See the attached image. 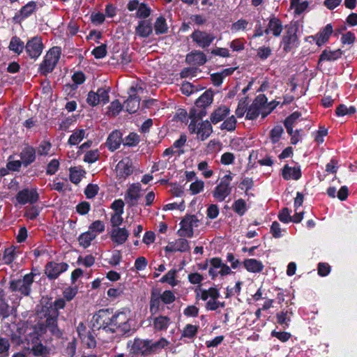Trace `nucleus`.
<instances>
[{
  "label": "nucleus",
  "mask_w": 357,
  "mask_h": 357,
  "mask_svg": "<svg viewBox=\"0 0 357 357\" xmlns=\"http://www.w3.org/2000/svg\"><path fill=\"white\" fill-rule=\"evenodd\" d=\"M93 319L99 329L102 328L106 332L116 333L120 335L135 331L136 327L133 314L128 309L117 312L112 317L108 310H100Z\"/></svg>",
  "instance_id": "f257e3e1"
},
{
  "label": "nucleus",
  "mask_w": 357,
  "mask_h": 357,
  "mask_svg": "<svg viewBox=\"0 0 357 357\" xmlns=\"http://www.w3.org/2000/svg\"><path fill=\"white\" fill-rule=\"evenodd\" d=\"M213 92L211 90L206 91L195 102V106L191 108L189 117L190 123L189 129L191 132L197 134H209L212 132L211 124L205 121L198 123L203 116H206V107L210 105L213 101Z\"/></svg>",
  "instance_id": "f03ea898"
},
{
  "label": "nucleus",
  "mask_w": 357,
  "mask_h": 357,
  "mask_svg": "<svg viewBox=\"0 0 357 357\" xmlns=\"http://www.w3.org/2000/svg\"><path fill=\"white\" fill-rule=\"evenodd\" d=\"M285 31L282 37L281 45L284 51L290 52L299 45V40L297 35L299 27L296 22H291L285 26Z\"/></svg>",
  "instance_id": "7ed1b4c3"
},
{
  "label": "nucleus",
  "mask_w": 357,
  "mask_h": 357,
  "mask_svg": "<svg viewBox=\"0 0 357 357\" xmlns=\"http://www.w3.org/2000/svg\"><path fill=\"white\" fill-rule=\"evenodd\" d=\"M61 55V49L59 47L51 48L46 54L43 61L40 65L39 71L46 75L51 73L57 64Z\"/></svg>",
  "instance_id": "20e7f679"
},
{
  "label": "nucleus",
  "mask_w": 357,
  "mask_h": 357,
  "mask_svg": "<svg viewBox=\"0 0 357 357\" xmlns=\"http://www.w3.org/2000/svg\"><path fill=\"white\" fill-rule=\"evenodd\" d=\"M199 220L195 215H186L180 222L181 228L178 234L183 237L191 238L194 234V228L199 226Z\"/></svg>",
  "instance_id": "39448f33"
},
{
  "label": "nucleus",
  "mask_w": 357,
  "mask_h": 357,
  "mask_svg": "<svg viewBox=\"0 0 357 357\" xmlns=\"http://www.w3.org/2000/svg\"><path fill=\"white\" fill-rule=\"evenodd\" d=\"M128 348L130 353L134 354H141L144 356L151 354L150 340L135 339L128 342Z\"/></svg>",
  "instance_id": "423d86ee"
},
{
  "label": "nucleus",
  "mask_w": 357,
  "mask_h": 357,
  "mask_svg": "<svg viewBox=\"0 0 357 357\" xmlns=\"http://www.w3.org/2000/svg\"><path fill=\"white\" fill-rule=\"evenodd\" d=\"M33 281L32 273L26 274L22 280H17L11 282L10 287L13 291H18L21 294L27 296L31 290V285Z\"/></svg>",
  "instance_id": "0eeeda50"
},
{
  "label": "nucleus",
  "mask_w": 357,
  "mask_h": 357,
  "mask_svg": "<svg viewBox=\"0 0 357 357\" xmlns=\"http://www.w3.org/2000/svg\"><path fill=\"white\" fill-rule=\"evenodd\" d=\"M43 50V44L40 37L35 36L29 40L25 45V51L29 56L36 59L40 56Z\"/></svg>",
  "instance_id": "6e6552de"
},
{
  "label": "nucleus",
  "mask_w": 357,
  "mask_h": 357,
  "mask_svg": "<svg viewBox=\"0 0 357 357\" xmlns=\"http://www.w3.org/2000/svg\"><path fill=\"white\" fill-rule=\"evenodd\" d=\"M142 188L138 183L130 184L124 195L126 203L130 206H135L141 197Z\"/></svg>",
  "instance_id": "1a4fd4ad"
},
{
  "label": "nucleus",
  "mask_w": 357,
  "mask_h": 357,
  "mask_svg": "<svg viewBox=\"0 0 357 357\" xmlns=\"http://www.w3.org/2000/svg\"><path fill=\"white\" fill-rule=\"evenodd\" d=\"M333 26L331 24H328L316 35L309 36L306 40L309 41L310 43L314 41L319 47H321L328 41L330 36L333 33Z\"/></svg>",
  "instance_id": "9d476101"
},
{
  "label": "nucleus",
  "mask_w": 357,
  "mask_h": 357,
  "mask_svg": "<svg viewBox=\"0 0 357 357\" xmlns=\"http://www.w3.org/2000/svg\"><path fill=\"white\" fill-rule=\"evenodd\" d=\"M197 296H199L202 300H208L206 303L208 310H214L218 307V303L216 302V298L219 296L218 291L215 288H211L208 291L200 290L197 292Z\"/></svg>",
  "instance_id": "9b49d317"
},
{
  "label": "nucleus",
  "mask_w": 357,
  "mask_h": 357,
  "mask_svg": "<svg viewBox=\"0 0 357 357\" xmlns=\"http://www.w3.org/2000/svg\"><path fill=\"white\" fill-rule=\"evenodd\" d=\"M133 171L132 162L128 158L122 159L116 167V173L120 181H124Z\"/></svg>",
  "instance_id": "f8f14e48"
},
{
  "label": "nucleus",
  "mask_w": 357,
  "mask_h": 357,
  "mask_svg": "<svg viewBox=\"0 0 357 357\" xmlns=\"http://www.w3.org/2000/svg\"><path fill=\"white\" fill-rule=\"evenodd\" d=\"M130 91V96L124 102V107L128 112L132 114L136 112L139 108L140 98L136 95V93L139 91H142V89L141 87L136 89L132 86Z\"/></svg>",
  "instance_id": "ddd939ff"
},
{
  "label": "nucleus",
  "mask_w": 357,
  "mask_h": 357,
  "mask_svg": "<svg viewBox=\"0 0 357 357\" xmlns=\"http://www.w3.org/2000/svg\"><path fill=\"white\" fill-rule=\"evenodd\" d=\"M68 265L66 263L50 262L46 266L45 273L49 278H56L61 273L68 269Z\"/></svg>",
  "instance_id": "4468645a"
},
{
  "label": "nucleus",
  "mask_w": 357,
  "mask_h": 357,
  "mask_svg": "<svg viewBox=\"0 0 357 357\" xmlns=\"http://www.w3.org/2000/svg\"><path fill=\"white\" fill-rule=\"evenodd\" d=\"M167 252H184L190 250L188 241L184 238H178L174 241L169 242L165 248Z\"/></svg>",
  "instance_id": "2eb2a0df"
},
{
  "label": "nucleus",
  "mask_w": 357,
  "mask_h": 357,
  "mask_svg": "<svg viewBox=\"0 0 357 357\" xmlns=\"http://www.w3.org/2000/svg\"><path fill=\"white\" fill-rule=\"evenodd\" d=\"M38 199V196L35 190L24 189L20 191L16 196V199L20 204H32L36 202Z\"/></svg>",
  "instance_id": "dca6fc26"
},
{
  "label": "nucleus",
  "mask_w": 357,
  "mask_h": 357,
  "mask_svg": "<svg viewBox=\"0 0 357 357\" xmlns=\"http://www.w3.org/2000/svg\"><path fill=\"white\" fill-rule=\"evenodd\" d=\"M191 38L199 47L204 48L208 47L215 38L212 35L201 31H195Z\"/></svg>",
  "instance_id": "f3484780"
},
{
  "label": "nucleus",
  "mask_w": 357,
  "mask_h": 357,
  "mask_svg": "<svg viewBox=\"0 0 357 357\" xmlns=\"http://www.w3.org/2000/svg\"><path fill=\"white\" fill-rule=\"evenodd\" d=\"M265 101V96L259 95L258 96L252 104L248 107L246 118L250 120H253L257 119L260 114V109H259V106L260 104L263 103Z\"/></svg>",
  "instance_id": "a211bd4d"
},
{
  "label": "nucleus",
  "mask_w": 357,
  "mask_h": 357,
  "mask_svg": "<svg viewBox=\"0 0 357 357\" xmlns=\"http://www.w3.org/2000/svg\"><path fill=\"white\" fill-rule=\"evenodd\" d=\"M282 176L286 181L291 178L297 181L302 176L301 167L300 166L291 167L288 165H285L282 169Z\"/></svg>",
  "instance_id": "6ab92c4d"
},
{
  "label": "nucleus",
  "mask_w": 357,
  "mask_h": 357,
  "mask_svg": "<svg viewBox=\"0 0 357 357\" xmlns=\"http://www.w3.org/2000/svg\"><path fill=\"white\" fill-rule=\"evenodd\" d=\"M128 236L129 232L125 228H115L111 232V239L117 245L123 244L127 241Z\"/></svg>",
  "instance_id": "aec40b11"
},
{
  "label": "nucleus",
  "mask_w": 357,
  "mask_h": 357,
  "mask_svg": "<svg viewBox=\"0 0 357 357\" xmlns=\"http://www.w3.org/2000/svg\"><path fill=\"white\" fill-rule=\"evenodd\" d=\"M153 32L152 24L149 20L139 21L135 28V33L142 38L149 37Z\"/></svg>",
  "instance_id": "412c9836"
},
{
  "label": "nucleus",
  "mask_w": 357,
  "mask_h": 357,
  "mask_svg": "<svg viewBox=\"0 0 357 357\" xmlns=\"http://www.w3.org/2000/svg\"><path fill=\"white\" fill-rule=\"evenodd\" d=\"M243 264L248 272L253 273H261L264 268L263 263L256 259H245Z\"/></svg>",
  "instance_id": "4be33fe9"
},
{
  "label": "nucleus",
  "mask_w": 357,
  "mask_h": 357,
  "mask_svg": "<svg viewBox=\"0 0 357 357\" xmlns=\"http://www.w3.org/2000/svg\"><path fill=\"white\" fill-rule=\"evenodd\" d=\"M58 314L56 313V316L54 317H48L46 320V326L43 327L42 324H39V331H37L38 335H41L43 333H45L46 329H48L52 333L57 334L59 333V329L57 328V319L56 317Z\"/></svg>",
  "instance_id": "5701e85b"
},
{
  "label": "nucleus",
  "mask_w": 357,
  "mask_h": 357,
  "mask_svg": "<svg viewBox=\"0 0 357 357\" xmlns=\"http://www.w3.org/2000/svg\"><path fill=\"white\" fill-rule=\"evenodd\" d=\"M210 264L208 273L211 278H215L219 275L222 277L223 275V264L222 260L219 258H213L211 260Z\"/></svg>",
  "instance_id": "b1692460"
},
{
  "label": "nucleus",
  "mask_w": 357,
  "mask_h": 357,
  "mask_svg": "<svg viewBox=\"0 0 357 357\" xmlns=\"http://www.w3.org/2000/svg\"><path fill=\"white\" fill-rule=\"evenodd\" d=\"M282 28L281 21L274 17L269 20L268 26L264 32L266 34L272 33L275 36H279L282 31Z\"/></svg>",
  "instance_id": "393cba45"
},
{
  "label": "nucleus",
  "mask_w": 357,
  "mask_h": 357,
  "mask_svg": "<svg viewBox=\"0 0 357 357\" xmlns=\"http://www.w3.org/2000/svg\"><path fill=\"white\" fill-rule=\"evenodd\" d=\"M342 52L340 49L331 50L326 49L321 54L319 63L322 61H334L341 57Z\"/></svg>",
  "instance_id": "a878e982"
},
{
  "label": "nucleus",
  "mask_w": 357,
  "mask_h": 357,
  "mask_svg": "<svg viewBox=\"0 0 357 357\" xmlns=\"http://www.w3.org/2000/svg\"><path fill=\"white\" fill-rule=\"evenodd\" d=\"M21 161L26 167L32 163L36 159V152L33 148L26 146L20 153Z\"/></svg>",
  "instance_id": "bb28decb"
},
{
  "label": "nucleus",
  "mask_w": 357,
  "mask_h": 357,
  "mask_svg": "<svg viewBox=\"0 0 357 357\" xmlns=\"http://www.w3.org/2000/svg\"><path fill=\"white\" fill-rule=\"evenodd\" d=\"M186 61L193 65H203L206 61L205 54L200 51H195L188 54L186 56Z\"/></svg>",
  "instance_id": "cd10ccee"
},
{
  "label": "nucleus",
  "mask_w": 357,
  "mask_h": 357,
  "mask_svg": "<svg viewBox=\"0 0 357 357\" xmlns=\"http://www.w3.org/2000/svg\"><path fill=\"white\" fill-rule=\"evenodd\" d=\"M177 270L171 269L165 275H163L160 282L161 283H167L172 287H175L178 284V280L176 279Z\"/></svg>",
  "instance_id": "c85d7f7f"
},
{
  "label": "nucleus",
  "mask_w": 357,
  "mask_h": 357,
  "mask_svg": "<svg viewBox=\"0 0 357 357\" xmlns=\"http://www.w3.org/2000/svg\"><path fill=\"white\" fill-rule=\"evenodd\" d=\"M169 324L170 320L166 316H159L153 322V328L156 331H166Z\"/></svg>",
  "instance_id": "c756f323"
},
{
  "label": "nucleus",
  "mask_w": 357,
  "mask_h": 357,
  "mask_svg": "<svg viewBox=\"0 0 357 357\" xmlns=\"http://www.w3.org/2000/svg\"><path fill=\"white\" fill-rule=\"evenodd\" d=\"M95 235L89 230L82 233L78 238L79 243L81 246L86 248L90 246L91 242L96 238Z\"/></svg>",
  "instance_id": "7c9ffc66"
},
{
  "label": "nucleus",
  "mask_w": 357,
  "mask_h": 357,
  "mask_svg": "<svg viewBox=\"0 0 357 357\" xmlns=\"http://www.w3.org/2000/svg\"><path fill=\"white\" fill-rule=\"evenodd\" d=\"M8 47L10 50L20 54L25 49V45L18 37L14 36L11 38Z\"/></svg>",
  "instance_id": "2f4dec72"
},
{
  "label": "nucleus",
  "mask_w": 357,
  "mask_h": 357,
  "mask_svg": "<svg viewBox=\"0 0 357 357\" xmlns=\"http://www.w3.org/2000/svg\"><path fill=\"white\" fill-rule=\"evenodd\" d=\"M84 174L85 172L80 167H71L70 169V179L73 183L77 184L81 181Z\"/></svg>",
  "instance_id": "473e14b6"
},
{
  "label": "nucleus",
  "mask_w": 357,
  "mask_h": 357,
  "mask_svg": "<svg viewBox=\"0 0 357 357\" xmlns=\"http://www.w3.org/2000/svg\"><path fill=\"white\" fill-rule=\"evenodd\" d=\"M169 342L165 338L162 337L158 341L153 342L150 340V351L151 354L156 353L165 349L169 345Z\"/></svg>",
  "instance_id": "72a5a7b5"
},
{
  "label": "nucleus",
  "mask_w": 357,
  "mask_h": 357,
  "mask_svg": "<svg viewBox=\"0 0 357 357\" xmlns=\"http://www.w3.org/2000/svg\"><path fill=\"white\" fill-rule=\"evenodd\" d=\"M275 107V102H271L268 103L267 98L265 96V101L263 103L260 104V106H259V109H260L261 119H264L267 115H268Z\"/></svg>",
  "instance_id": "f704fd0d"
},
{
  "label": "nucleus",
  "mask_w": 357,
  "mask_h": 357,
  "mask_svg": "<svg viewBox=\"0 0 357 357\" xmlns=\"http://www.w3.org/2000/svg\"><path fill=\"white\" fill-rule=\"evenodd\" d=\"M154 29L156 34L165 33L168 31V26L165 17H158L154 24Z\"/></svg>",
  "instance_id": "c9c22d12"
},
{
  "label": "nucleus",
  "mask_w": 357,
  "mask_h": 357,
  "mask_svg": "<svg viewBox=\"0 0 357 357\" xmlns=\"http://www.w3.org/2000/svg\"><path fill=\"white\" fill-rule=\"evenodd\" d=\"M291 7L294 10V13L297 15H301L308 7V2L301 0H291Z\"/></svg>",
  "instance_id": "e433bc0d"
},
{
  "label": "nucleus",
  "mask_w": 357,
  "mask_h": 357,
  "mask_svg": "<svg viewBox=\"0 0 357 357\" xmlns=\"http://www.w3.org/2000/svg\"><path fill=\"white\" fill-rule=\"evenodd\" d=\"M161 298L159 295L152 294L150 301V311L151 314H156L159 312L161 306Z\"/></svg>",
  "instance_id": "4c0bfd02"
},
{
  "label": "nucleus",
  "mask_w": 357,
  "mask_h": 357,
  "mask_svg": "<svg viewBox=\"0 0 357 357\" xmlns=\"http://www.w3.org/2000/svg\"><path fill=\"white\" fill-rule=\"evenodd\" d=\"M231 208L235 213L241 216L243 215L247 211L245 201L241 198L236 200Z\"/></svg>",
  "instance_id": "58836bf2"
},
{
  "label": "nucleus",
  "mask_w": 357,
  "mask_h": 357,
  "mask_svg": "<svg viewBox=\"0 0 357 357\" xmlns=\"http://www.w3.org/2000/svg\"><path fill=\"white\" fill-rule=\"evenodd\" d=\"M122 142L123 139L121 135H109L107 140V145L108 148L113 151L119 147Z\"/></svg>",
  "instance_id": "ea45409f"
},
{
  "label": "nucleus",
  "mask_w": 357,
  "mask_h": 357,
  "mask_svg": "<svg viewBox=\"0 0 357 357\" xmlns=\"http://www.w3.org/2000/svg\"><path fill=\"white\" fill-rule=\"evenodd\" d=\"M299 117L300 114L297 112H294L286 119L284 121V126L287 128V132L288 134H293L294 124L299 119Z\"/></svg>",
  "instance_id": "a19ab883"
},
{
  "label": "nucleus",
  "mask_w": 357,
  "mask_h": 357,
  "mask_svg": "<svg viewBox=\"0 0 357 357\" xmlns=\"http://www.w3.org/2000/svg\"><path fill=\"white\" fill-rule=\"evenodd\" d=\"M34 356L38 357H47L50 354V349L42 344H36L32 347Z\"/></svg>",
  "instance_id": "79ce46f5"
},
{
  "label": "nucleus",
  "mask_w": 357,
  "mask_h": 357,
  "mask_svg": "<svg viewBox=\"0 0 357 357\" xmlns=\"http://www.w3.org/2000/svg\"><path fill=\"white\" fill-rule=\"evenodd\" d=\"M123 106L121 102L116 100L111 102L110 105L108 107V111L107 114L109 116H115L122 110Z\"/></svg>",
  "instance_id": "37998d69"
},
{
  "label": "nucleus",
  "mask_w": 357,
  "mask_h": 357,
  "mask_svg": "<svg viewBox=\"0 0 357 357\" xmlns=\"http://www.w3.org/2000/svg\"><path fill=\"white\" fill-rule=\"evenodd\" d=\"M287 311H282L276 314L277 323L281 325L284 328H288L291 321V319L287 317Z\"/></svg>",
  "instance_id": "c03bdc74"
},
{
  "label": "nucleus",
  "mask_w": 357,
  "mask_h": 357,
  "mask_svg": "<svg viewBox=\"0 0 357 357\" xmlns=\"http://www.w3.org/2000/svg\"><path fill=\"white\" fill-rule=\"evenodd\" d=\"M105 228V227L103 222L100 220H96L90 225L89 231H91L96 237L99 234L104 231Z\"/></svg>",
  "instance_id": "a18cd8bd"
},
{
  "label": "nucleus",
  "mask_w": 357,
  "mask_h": 357,
  "mask_svg": "<svg viewBox=\"0 0 357 357\" xmlns=\"http://www.w3.org/2000/svg\"><path fill=\"white\" fill-rule=\"evenodd\" d=\"M36 3L34 1H31L23 6L20 10V15L23 17H27L31 15L36 8Z\"/></svg>",
  "instance_id": "49530a36"
},
{
  "label": "nucleus",
  "mask_w": 357,
  "mask_h": 357,
  "mask_svg": "<svg viewBox=\"0 0 357 357\" xmlns=\"http://www.w3.org/2000/svg\"><path fill=\"white\" fill-rule=\"evenodd\" d=\"M356 108L354 106L347 107L345 105H340L336 109V114L338 116H343L347 114H352L355 113Z\"/></svg>",
  "instance_id": "de8ad7c7"
},
{
  "label": "nucleus",
  "mask_w": 357,
  "mask_h": 357,
  "mask_svg": "<svg viewBox=\"0 0 357 357\" xmlns=\"http://www.w3.org/2000/svg\"><path fill=\"white\" fill-rule=\"evenodd\" d=\"M248 22L245 20L241 19L236 22H234L230 27L231 33H236L240 31H243L246 29Z\"/></svg>",
  "instance_id": "09e8293b"
},
{
  "label": "nucleus",
  "mask_w": 357,
  "mask_h": 357,
  "mask_svg": "<svg viewBox=\"0 0 357 357\" xmlns=\"http://www.w3.org/2000/svg\"><path fill=\"white\" fill-rule=\"evenodd\" d=\"M23 163L21 160H15L14 155H10L8 158V162L6 167L10 171H19Z\"/></svg>",
  "instance_id": "8fccbe9b"
},
{
  "label": "nucleus",
  "mask_w": 357,
  "mask_h": 357,
  "mask_svg": "<svg viewBox=\"0 0 357 357\" xmlns=\"http://www.w3.org/2000/svg\"><path fill=\"white\" fill-rule=\"evenodd\" d=\"M15 257L16 254L15 249L9 248L4 250L3 260L6 264H10L15 260Z\"/></svg>",
  "instance_id": "3c124183"
},
{
  "label": "nucleus",
  "mask_w": 357,
  "mask_h": 357,
  "mask_svg": "<svg viewBox=\"0 0 357 357\" xmlns=\"http://www.w3.org/2000/svg\"><path fill=\"white\" fill-rule=\"evenodd\" d=\"M10 342L8 339L0 337V356L6 357L8 356L10 349Z\"/></svg>",
  "instance_id": "603ef678"
},
{
  "label": "nucleus",
  "mask_w": 357,
  "mask_h": 357,
  "mask_svg": "<svg viewBox=\"0 0 357 357\" xmlns=\"http://www.w3.org/2000/svg\"><path fill=\"white\" fill-rule=\"evenodd\" d=\"M290 210L285 207L283 208L278 213V219L280 222L287 224L291 221V216L290 215Z\"/></svg>",
  "instance_id": "864d4df0"
},
{
  "label": "nucleus",
  "mask_w": 357,
  "mask_h": 357,
  "mask_svg": "<svg viewBox=\"0 0 357 357\" xmlns=\"http://www.w3.org/2000/svg\"><path fill=\"white\" fill-rule=\"evenodd\" d=\"M271 335L272 337L278 338L282 342H287L291 337V334L289 332H285V331L278 332V331H276L275 330L272 331Z\"/></svg>",
  "instance_id": "5fc2aeb1"
},
{
  "label": "nucleus",
  "mask_w": 357,
  "mask_h": 357,
  "mask_svg": "<svg viewBox=\"0 0 357 357\" xmlns=\"http://www.w3.org/2000/svg\"><path fill=\"white\" fill-rule=\"evenodd\" d=\"M109 87L105 89V88H100L98 89L97 91V95L100 102H102L103 104H106L109 102Z\"/></svg>",
  "instance_id": "6e6d98bb"
},
{
  "label": "nucleus",
  "mask_w": 357,
  "mask_h": 357,
  "mask_svg": "<svg viewBox=\"0 0 357 357\" xmlns=\"http://www.w3.org/2000/svg\"><path fill=\"white\" fill-rule=\"evenodd\" d=\"M204 183L202 180H196L190 185V191L192 195H196L204 190Z\"/></svg>",
  "instance_id": "4d7b16f0"
},
{
  "label": "nucleus",
  "mask_w": 357,
  "mask_h": 357,
  "mask_svg": "<svg viewBox=\"0 0 357 357\" xmlns=\"http://www.w3.org/2000/svg\"><path fill=\"white\" fill-rule=\"evenodd\" d=\"M159 296L164 304L172 303L176 299L174 293L169 290L163 291L162 294L159 295Z\"/></svg>",
  "instance_id": "13d9d810"
},
{
  "label": "nucleus",
  "mask_w": 357,
  "mask_h": 357,
  "mask_svg": "<svg viewBox=\"0 0 357 357\" xmlns=\"http://www.w3.org/2000/svg\"><path fill=\"white\" fill-rule=\"evenodd\" d=\"M151 14V9L145 3H141L137 12V17L138 18H147Z\"/></svg>",
  "instance_id": "bf43d9fd"
},
{
  "label": "nucleus",
  "mask_w": 357,
  "mask_h": 357,
  "mask_svg": "<svg viewBox=\"0 0 357 357\" xmlns=\"http://www.w3.org/2000/svg\"><path fill=\"white\" fill-rule=\"evenodd\" d=\"M92 54L96 59H102L105 57L107 54V46L105 44H102L101 45L96 47L92 51Z\"/></svg>",
  "instance_id": "052dcab7"
},
{
  "label": "nucleus",
  "mask_w": 357,
  "mask_h": 357,
  "mask_svg": "<svg viewBox=\"0 0 357 357\" xmlns=\"http://www.w3.org/2000/svg\"><path fill=\"white\" fill-rule=\"evenodd\" d=\"M197 332V328L196 326L188 324L183 331L182 336L191 338L196 335Z\"/></svg>",
  "instance_id": "680f3d73"
},
{
  "label": "nucleus",
  "mask_w": 357,
  "mask_h": 357,
  "mask_svg": "<svg viewBox=\"0 0 357 357\" xmlns=\"http://www.w3.org/2000/svg\"><path fill=\"white\" fill-rule=\"evenodd\" d=\"M223 119V109L222 107H218L211 115V121L215 125Z\"/></svg>",
  "instance_id": "e2e57ef3"
},
{
  "label": "nucleus",
  "mask_w": 357,
  "mask_h": 357,
  "mask_svg": "<svg viewBox=\"0 0 357 357\" xmlns=\"http://www.w3.org/2000/svg\"><path fill=\"white\" fill-rule=\"evenodd\" d=\"M317 271L320 276H327L331 272V266L328 263L320 262L318 264Z\"/></svg>",
  "instance_id": "0e129e2a"
},
{
  "label": "nucleus",
  "mask_w": 357,
  "mask_h": 357,
  "mask_svg": "<svg viewBox=\"0 0 357 357\" xmlns=\"http://www.w3.org/2000/svg\"><path fill=\"white\" fill-rule=\"evenodd\" d=\"M242 282H237L234 287L230 288L229 287H227V293L226 298H229L230 296L238 295L241 289Z\"/></svg>",
  "instance_id": "69168bd1"
},
{
  "label": "nucleus",
  "mask_w": 357,
  "mask_h": 357,
  "mask_svg": "<svg viewBox=\"0 0 357 357\" xmlns=\"http://www.w3.org/2000/svg\"><path fill=\"white\" fill-rule=\"evenodd\" d=\"M98 186L95 184H89L85 189V195L87 198L91 199L94 197L98 192Z\"/></svg>",
  "instance_id": "338daca9"
},
{
  "label": "nucleus",
  "mask_w": 357,
  "mask_h": 357,
  "mask_svg": "<svg viewBox=\"0 0 357 357\" xmlns=\"http://www.w3.org/2000/svg\"><path fill=\"white\" fill-rule=\"evenodd\" d=\"M59 167V162L56 159L52 160L47 165V174L52 175L56 172Z\"/></svg>",
  "instance_id": "774afa93"
}]
</instances>
